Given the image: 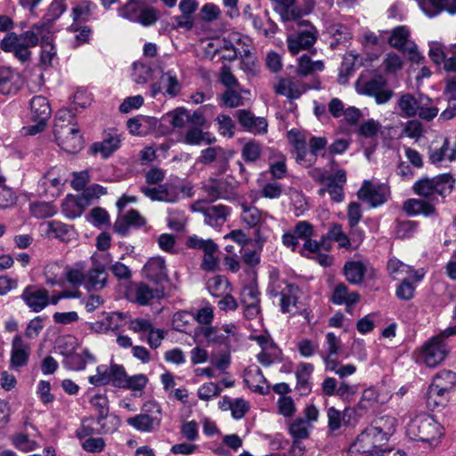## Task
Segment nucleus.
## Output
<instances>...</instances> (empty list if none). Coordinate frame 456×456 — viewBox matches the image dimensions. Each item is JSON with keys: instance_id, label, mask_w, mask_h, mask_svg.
<instances>
[{"instance_id": "f257e3e1", "label": "nucleus", "mask_w": 456, "mask_h": 456, "mask_svg": "<svg viewBox=\"0 0 456 456\" xmlns=\"http://www.w3.org/2000/svg\"><path fill=\"white\" fill-rule=\"evenodd\" d=\"M396 419L393 417H381L375 426L367 428L356 438L352 444V449L357 452L367 453L375 452L388 440L394 433Z\"/></svg>"}, {"instance_id": "f03ea898", "label": "nucleus", "mask_w": 456, "mask_h": 456, "mask_svg": "<svg viewBox=\"0 0 456 456\" xmlns=\"http://www.w3.org/2000/svg\"><path fill=\"white\" fill-rule=\"evenodd\" d=\"M443 430L442 425L431 415L421 413L407 424L406 435L411 440L432 444L443 436Z\"/></svg>"}, {"instance_id": "7ed1b4c3", "label": "nucleus", "mask_w": 456, "mask_h": 456, "mask_svg": "<svg viewBox=\"0 0 456 456\" xmlns=\"http://www.w3.org/2000/svg\"><path fill=\"white\" fill-rule=\"evenodd\" d=\"M355 89L360 94L374 97L379 105L388 102L394 96V92L387 86V80L381 76L370 79L359 77L355 83Z\"/></svg>"}, {"instance_id": "20e7f679", "label": "nucleus", "mask_w": 456, "mask_h": 456, "mask_svg": "<svg viewBox=\"0 0 456 456\" xmlns=\"http://www.w3.org/2000/svg\"><path fill=\"white\" fill-rule=\"evenodd\" d=\"M298 25L301 28L287 38L288 49L294 55L311 48L319 35L317 28L307 20H300Z\"/></svg>"}, {"instance_id": "39448f33", "label": "nucleus", "mask_w": 456, "mask_h": 456, "mask_svg": "<svg viewBox=\"0 0 456 456\" xmlns=\"http://www.w3.org/2000/svg\"><path fill=\"white\" fill-rule=\"evenodd\" d=\"M51 117V108L44 96H35L30 101V136L42 133Z\"/></svg>"}, {"instance_id": "423d86ee", "label": "nucleus", "mask_w": 456, "mask_h": 456, "mask_svg": "<svg viewBox=\"0 0 456 456\" xmlns=\"http://www.w3.org/2000/svg\"><path fill=\"white\" fill-rule=\"evenodd\" d=\"M0 49L12 53L20 62H26L28 60V31L8 32L0 42Z\"/></svg>"}, {"instance_id": "0eeeda50", "label": "nucleus", "mask_w": 456, "mask_h": 456, "mask_svg": "<svg viewBox=\"0 0 456 456\" xmlns=\"http://www.w3.org/2000/svg\"><path fill=\"white\" fill-rule=\"evenodd\" d=\"M40 43V60L45 65L50 64L54 55L53 35L45 24L34 25L30 29V47Z\"/></svg>"}, {"instance_id": "6e6552de", "label": "nucleus", "mask_w": 456, "mask_h": 456, "mask_svg": "<svg viewBox=\"0 0 456 456\" xmlns=\"http://www.w3.org/2000/svg\"><path fill=\"white\" fill-rule=\"evenodd\" d=\"M202 189L210 201L217 199L232 200L238 197L236 183L228 179H209Z\"/></svg>"}, {"instance_id": "1a4fd4ad", "label": "nucleus", "mask_w": 456, "mask_h": 456, "mask_svg": "<svg viewBox=\"0 0 456 456\" xmlns=\"http://www.w3.org/2000/svg\"><path fill=\"white\" fill-rule=\"evenodd\" d=\"M447 354L446 344L431 338L423 345L419 361L429 368H434L445 359Z\"/></svg>"}, {"instance_id": "9d476101", "label": "nucleus", "mask_w": 456, "mask_h": 456, "mask_svg": "<svg viewBox=\"0 0 456 456\" xmlns=\"http://www.w3.org/2000/svg\"><path fill=\"white\" fill-rule=\"evenodd\" d=\"M203 200H199L192 205V209L203 214L204 222L213 227L223 225L230 215V209L224 205L204 206Z\"/></svg>"}, {"instance_id": "9b49d317", "label": "nucleus", "mask_w": 456, "mask_h": 456, "mask_svg": "<svg viewBox=\"0 0 456 456\" xmlns=\"http://www.w3.org/2000/svg\"><path fill=\"white\" fill-rule=\"evenodd\" d=\"M130 294L134 301L140 305H147L154 299H161L165 297L164 287L155 285L151 287L144 282L134 283L130 289Z\"/></svg>"}, {"instance_id": "f8f14e48", "label": "nucleus", "mask_w": 456, "mask_h": 456, "mask_svg": "<svg viewBox=\"0 0 456 456\" xmlns=\"http://www.w3.org/2000/svg\"><path fill=\"white\" fill-rule=\"evenodd\" d=\"M259 291L256 285L245 286L240 293V303L244 306V314L248 319H254L260 313Z\"/></svg>"}, {"instance_id": "ddd939ff", "label": "nucleus", "mask_w": 456, "mask_h": 456, "mask_svg": "<svg viewBox=\"0 0 456 456\" xmlns=\"http://www.w3.org/2000/svg\"><path fill=\"white\" fill-rule=\"evenodd\" d=\"M142 192L152 200L175 202L179 198V190L173 183H166L156 187H142Z\"/></svg>"}, {"instance_id": "4468645a", "label": "nucleus", "mask_w": 456, "mask_h": 456, "mask_svg": "<svg viewBox=\"0 0 456 456\" xmlns=\"http://www.w3.org/2000/svg\"><path fill=\"white\" fill-rule=\"evenodd\" d=\"M142 273L147 280L159 287H163L162 284L168 281L165 261L160 257L148 260L142 268Z\"/></svg>"}, {"instance_id": "2eb2a0df", "label": "nucleus", "mask_w": 456, "mask_h": 456, "mask_svg": "<svg viewBox=\"0 0 456 456\" xmlns=\"http://www.w3.org/2000/svg\"><path fill=\"white\" fill-rule=\"evenodd\" d=\"M346 183V173L344 169H338L335 173L330 174L325 183V185L330 199L340 203L345 199L344 187Z\"/></svg>"}, {"instance_id": "dca6fc26", "label": "nucleus", "mask_w": 456, "mask_h": 456, "mask_svg": "<svg viewBox=\"0 0 456 456\" xmlns=\"http://www.w3.org/2000/svg\"><path fill=\"white\" fill-rule=\"evenodd\" d=\"M239 124L248 132L253 134H265L267 132V121L265 118L256 117L248 110H239L235 113Z\"/></svg>"}, {"instance_id": "f3484780", "label": "nucleus", "mask_w": 456, "mask_h": 456, "mask_svg": "<svg viewBox=\"0 0 456 456\" xmlns=\"http://www.w3.org/2000/svg\"><path fill=\"white\" fill-rule=\"evenodd\" d=\"M387 190L384 186L374 185L369 181H364L357 192L358 199L366 201L370 207L375 208L387 200Z\"/></svg>"}, {"instance_id": "a211bd4d", "label": "nucleus", "mask_w": 456, "mask_h": 456, "mask_svg": "<svg viewBox=\"0 0 456 456\" xmlns=\"http://www.w3.org/2000/svg\"><path fill=\"white\" fill-rule=\"evenodd\" d=\"M302 82L294 78H279L278 82L273 85L275 94L287 97L289 100L298 99L304 93L307 91Z\"/></svg>"}, {"instance_id": "6ab92c4d", "label": "nucleus", "mask_w": 456, "mask_h": 456, "mask_svg": "<svg viewBox=\"0 0 456 456\" xmlns=\"http://www.w3.org/2000/svg\"><path fill=\"white\" fill-rule=\"evenodd\" d=\"M231 155L221 147H209L201 151L200 162L203 164L215 163L219 173H224L228 168Z\"/></svg>"}, {"instance_id": "aec40b11", "label": "nucleus", "mask_w": 456, "mask_h": 456, "mask_svg": "<svg viewBox=\"0 0 456 456\" xmlns=\"http://www.w3.org/2000/svg\"><path fill=\"white\" fill-rule=\"evenodd\" d=\"M272 296H280V307L283 314L290 313L293 307H297L300 289L293 283H287L281 292L272 291Z\"/></svg>"}, {"instance_id": "412c9836", "label": "nucleus", "mask_w": 456, "mask_h": 456, "mask_svg": "<svg viewBox=\"0 0 456 456\" xmlns=\"http://www.w3.org/2000/svg\"><path fill=\"white\" fill-rule=\"evenodd\" d=\"M77 126L74 112L69 109H61L58 110L54 120V135L61 134V136L65 137L69 131H75V127Z\"/></svg>"}, {"instance_id": "4be33fe9", "label": "nucleus", "mask_w": 456, "mask_h": 456, "mask_svg": "<svg viewBox=\"0 0 456 456\" xmlns=\"http://www.w3.org/2000/svg\"><path fill=\"white\" fill-rule=\"evenodd\" d=\"M69 132L65 137L61 136V134L54 135L59 146L69 153L80 151L84 147V142L78 126L75 127V131Z\"/></svg>"}, {"instance_id": "5701e85b", "label": "nucleus", "mask_w": 456, "mask_h": 456, "mask_svg": "<svg viewBox=\"0 0 456 456\" xmlns=\"http://www.w3.org/2000/svg\"><path fill=\"white\" fill-rule=\"evenodd\" d=\"M107 278L104 266L99 263H94V266L86 274L85 287L88 290H100L105 287Z\"/></svg>"}, {"instance_id": "b1692460", "label": "nucleus", "mask_w": 456, "mask_h": 456, "mask_svg": "<svg viewBox=\"0 0 456 456\" xmlns=\"http://www.w3.org/2000/svg\"><path fill=\"white\" fill-rule=\"evenodd\" d=\"M128 425L141 432H151L158 428L161 422V418L157 415L141 413L126 419Z\"/></svg>"}, {"instance_id": "393cba45", "label": "nucleus", "mask_w": 456, "mask_h": 456, "mask_svg": "<svg viewBox=\"0 0 456 456\" xmlns=\"http://www.w3.org/2000/svg\"><path fill=\"white\" fill-rule=\"evenodd\" d=\"M403 210L408 216L423 215L424 216H431L436 215L435 206L425 200L410 199L403 202Z\"/></svg>"}, {"instance_id": "a878e982", "label": "nucleus", "mask_w": 456, "mask_h": 456, "mask_svg": "<svg viewBox=\"0 0 456 456\" xmlns=\"http://www.w3.org/2000/svg\"><path fill=\"white\" fill-rule=\"evenodd\" d=\"M20 86L17 73L7 67L0 68V92L4 94H15Z\"/></svg>"}, {"instance_id": "bb28decb", "label": "nucleus", "mask_w": 456, "mask_h": 456, "mask_svg": "<svg viewBox=\"0 0 456 456\" xmlns=\"http://www.w3.org/2000/svg\"><path fill=\"white\" fill-rule=\"evenodd\" d=\"M188 122V111L183 107L175 109L162 116L160 126L168 130L182 128Z\"/></svg>"}, {"instance_id": "cd10ccee", "label": "nucleus", "mask_w": 456, "mask_h": 456, "mask_svg": "<svg viewBox=\"0 0 456 456\" xmlns=\"http://www.w3.org/2000/svg\"><path fill=\"white\" fill-rule=\"evenodd\" d=\"M275 2L277 3L275 11L283 21L301 19L303 12L301 8L296 5V0H275Z\"/></svg>"}, {"instance_id": "c85d7f7f", "label": "nucleus", "mask_w": 456, "mask_h": 456, "mask_svg": "<svg viewBox=\"0 0 456 456\" xmlns=\"http://www.w3.org/2000/svg\"><path fill=\"white\" fill-rule=\"evenodd\" d=\"M387 270L394 279H399V275L404 274V277L412 278L414 281H419L423 277V273H419L418 271L413 270L411 266L396 258L388 261Z\"/></svg>"}, {"instance_id": "c756f323", "label": "nucleus", "mask_w": 456, "mask_h": 456, "mask_svg": "<svg viewBox=\"0 0 456 456\" xmlns=\"http://www.w3.org/2000/svg\"><path fill=\"white\" fill-rule=\"evenodd\" d=\"M343 272L349 283L359 285L363 281L367 267L361 261H348L345 264Z\"/></svg>"}, {"instance_id": "7c9ffc66", "label": "nucleus", "mask_w": 456, "mask_h": 456, "mask_svg": "<svg viewBox=\"0 0 456 456\" xmlns=\"http://www.w3.org/2000/svg\"><path fill=\"white\" fill-rule=\"evenodd\" d=\"M119 143V135L117 133H109L104 135L102 142L94 143L91 150L94 153H102L103 158H108L118 149Z\"/></svg>"}, {"instance_id": "2f4dec72", "label": "nucleus", "mask_w": 456, "mask_h": 456, "mask_svg": "<svg viewBox=\"0 0 456 456\" xmlns=\"http://www.w3.org/2000/svg\"><path fill=\"white\" fill-rule=\"evenodd\" d=\"M448 394L441 386H429L426 398L427 407L431 411L444 408L448 402Z\"/></svg>"}, {"instance_id": "473e14b6", "label": "nucleus", "mask_w": 456, "mask_h": 456, "mask_svg": "<svg viewBox=\"0 0 456 456\" xmlns=\"http://www.w3.org/2000/svg\"><path fill=\"white\" fill-rule=\"evenodd\" d=\"M39 228L43 235L62 240L68 239V235L71 232L70 226L57 221L43 222Z\"/></svg>"}, {"instance_id": "72a5a7b5", "label": "nucleus", "mask_w": 456, "mask_h": 456, "mask_svg": "<svg viewBox=\"0 0 456 456\" xmlns=\"http://www.w3.org/2000/svg\"><path fill=\"white\" fill-rule=\"evenodd\" d=\"M27 360L28 353L26 351V345L20 335H16L12 343L11 366L13 369H18L26 365Z\"/></svg>"}, {"instance_id": "f704fd0d", "label": "nucleus", "mask_w": 456, "mask_h": 456, "mask_svg": "<svg viewBox=\"0 0 456 456\" xmlns=\"http://www.w3.org/2000/svg\"><path fill=\"white\" fill-rule=\"evenodd\" d=\"M87 361L95 362V357L88 349H85L82 354H77L74 352L68 357L64 358L62 364L69 370L78 371L86 369Z\"/></svg>"}, {"instance_id": "c9c22d12", "label": "nucleus", "mask_w": 456, "mask_h": 456, "mask_svg": "<svg viewBox=\"0 0 456 456\" xmlns=\"http://www.w3.org/2000/svg\"><path fill=\"white\" fill-rule=\"evenodd\" d=\"M40 185L45 188L44 193L56 198L61 194L63 182L54 170L48 171L40 180Z\"/></svg>"}, {"instance_id": "e433bc0d", "label": "nucleus", "mask_w": 456, "mask_h": 456, "mask_svg": "<svg viewBox=\"0 0 456 456\" xmlns=\"http://www.w3.org/2000/svg\"><path fill=\"white\" fill-rule=\"evenodd\" d=\"M409 37V28L406 26H398L392 30L388 43L392 47L406 53L407 47L410 46V44H413Z\"/></svg>"}, {"instance_id": "4c0bfd02", "label": "nucleus", "mask_w": 456, "mask_h": 456, "mask_svg": "<svg viewBox=\"0 0 456 456\" xmlns=\"http://www.w3.org/2000/svg\"><path fill=\"white\" fill-rule=\"evenodd\" d=\"M262 351L257 354V361L264 366H270L279 356L278 349L264 337L258 338Z\"/></svg>"}, {"instance_id": "58836bf2", "label": "nucleus", "mask_w": 456, "mask_h": 456, "mask_svg": "<svg viewBox=\"0 0 456 456\" xmlns=\"http://www.w3.org/2000/svg\"><path fill=\"white\" fill-rule=\"evenodd\" d=\"M241 219L249 227L262 226L268 214L262 212L256 207H247L242 205Z\"/></svg>"}, {"instance_id": "ea45409f", "label": "nucleus", "mask_w": 456, "mask_h": 456, "mask_svg": "<svg viewBox=\"0 0 456 456\" xmlns=\"http://www.w3.org/2000/svg\"><path fill=\"white\" fill-rule=\"evenodd\" d=\"M432 99L428 96L419 94V101H418V114L419 118L425 121L433 120L438 114V108L432 105Z\"/></svg>"}, {"instance_id": "a19ab883", "label": "nucleus", "mask_w": 456, "mask_h": 456, "mask_svg": "<svg viewBox=\"0 0 456 456\" xmlns=\"http://www.w3.org/2000/svg\"><path fill=\"white\" fill-rule=\"evenodd\" d=\"M160 85H162L164 89V94L171 98L177 96L181 92V84L173 71L162 73L160 76Z\"/></svg>"}, {"instance_id": "79ce46f5", "label": "nucleus", "mask_w": 456, "mask_h": 456, "mask_svg": "<svg viewBox=\"0 0 456 456\" xmlns=\"http://www.w3.org/2000/svg\"><path fill=\"white\" fill-rule=\"evenodd\" d=\"M418 101L419 95L415 97L411 94H403L398 100V108L401 115L406 118H413L418 114Z\"/></svg>"}, {"instance_id": "37998d69", "label": "nucleus", "mask_w": 456, "mask_h": 456, "mask_svg": "<svg viewBox=\"0 0 456 456\" xmlns=\"http://www.w3.org/2000/svg\"><path fill=\"white\" fill-rule=\"evenodd\" d=\"M241 94H249V91L242 87L226 89L221 95V104L228 108H236L244 105Z\"/></svg>"}, {"instance_id": "c03bdc74", "label": "nucleus", "mask_w": 456, "mask_h": 456, "mask_svg": "<svg viewBox=\"0 0 456 456\" xmlns=\"http://www.w3.org/2000/svg\"><path fill=\"white\" fill-rule=\"evenodd\" d=\"M436 181L433 178L424 177L418 180L412 186L415 194L423 197L430 198L436 192H443V189L436 187Z\"/></svg>"}, {"instance_id": "a18cd8bd", "label": "nucleus", "mask_w": 456, "mask_h": 456, "mask_svg": "<svg viewBox=\"0 0 456 456\" xmlns=\"http://www.w3.org/2000/svg\"><path fill=\"white\" fill-rule=\"evenodd\" d=\"M324 69V63L322 61H313L311 58L304 54L298 60V66L297 73L299 76H308L315 71H322Z\"/></svg>"}, {"instance_id": "49530a36", "label": "nucleus", "mask_w": 456, "mask_h": 456, "mask_svg": "<svg viewBox=\"0 0 456 456\" xmlns=\"http://www.w3.org/2000/svg\"><path fill=\"white\" fill-rule=\"evenodd\" d=\"M108 376L110 383L116 387L123 388L127 384V375L122 365L112 363L108 367Z\"/></svg>"}, {"instance_id": "de8ad7c7", "label": "nucleus", "mask_w": 456, "mask_h": 456, "mask_svg": "<svg viewBox=\"0 0 456 456\" xmlns=\"http://www.w3.org/2000/svg\"><path fill=\"white\" fill-rule=\"evenodd\" d=\"M67 8L66 0H53L45 16L46 22L43 24L50 28V24L58 20L67 11Z\"/></svg>"}, {"instance_id": "09e8293b", "label": "nucleus", "mask_w": 456, "mask_h": 456, "mask_svg": "<svg viewBox=\"0 0 456 456\" xmlns=\"http://www.w3.org/2000/svg\"><path fill=\"white\" fill-rule=\"evenodd\" d=\"M207 288L212 296L219 297L228 292L229 282L227 279L218 275L208 281Z\"/></svg>"}, {"instance_id": "8fccbe9b", "label": "nucleus", "mask_w": 456, "mask_h": 456, "mask_svg": "<svg viewBox=\"0 0 456 456\" xmlns=\"http://www.w3.org/2000/svg\"><path fill=\"white\" fill-rule=\"evenodd\" d=\"M455 383V373L451 370H444L435 376L430 386H441L444 388V392L449 393L453 388Z\"/></svg>"}, {"instance_id": "3c124183", "label": "nucleus", "mask_w": 456, "mask_h": 456, "mask_svg": "<svg viewBox=\"0 0 456 456\" xmlns=\"http://www.w3.org/2000/svg\"><path fill=\"white\" fill-rule=\"evenodd\" d=\"M94 4L90 1H82L71 9V17L74 22H86L92 13Z\"/></svg>"}, {"instance_id": "603ef678", "label": "nucleus", "mask_w": 456, "mask_h": 456, "mask_svg": "<svg viewBox=\"0 0 456 456\" xmlns=\"http://www.w3.org/2000/svg\"><path fill=\"white\" fill-rule=\"evenodd\" d=\"M447 0H420L419 6L425 14L435 17L445 10Z\"/></svg>"}, {"instance_id": "864d4df0", "label": "nucleus", "mask_w": 456, "mask_h": 456, "mask_svg": "<svg viewBox=\"0 0 456 456\" xmlns=\"http://www.w3.org/2000/svg\"><path fill=\"white\" fill-rule=\"evenodd\" d=\"M106 193V188L97 183H94L83 191L82 195L77 200V204L87 205L92 200L98 199L100 196Z\"/></svg>"}, {"instance_id": "5fc2aeb1", "label": "nucleus", "mask_w": 456, "mask_h": 456, "mask_svg": "<svg viewBox=\"0 0 456 456\" xmlns=\"http://www.w3.org/2000/svg\"><path fill=\"white\" fill-rule=\"evenodd\" d=\"M143 6L137 0H128L127 3L118 10L119 16L132 21L138 20L140 12Z\"/></svg>"}, {"instance_id": "6e6d98bb", "label": "nucleus", "mask_w": 456, "mask_h": 456, "mask_svg": "<svg viewBox=\"0 0 456 456\" xmlns=\"http://www.w3.org/2000/svg\"><path fill=\"white\" fill-rule=\"evenodd\" d=\"M49 304V295L45 289H37L30 292V308L39 312Z\"/></svg>"}, {"instance_id": "4d7b16f0", "label": "nucleus", "mask_w": 456, "mask_h": 456, "mask_svg": "<svg viewBox=\"0 0 456 456\" xmlns=\"http://www.w3.org/2000/svg\"><path fill=\"white\" fill-rule=\"evenodd\" d=\"M197 333L202 334L208 343L224 344L226 339V337L219 333L217 328L214 326L199 327Z\"/></svg>"}, {"instance_id": "13d9d810", "label": "nucleus", "mask_w": 456, "mask_h": 456, "mask_svg": "<svg viewBox=\"0 0 456 456\" xmlns=\"http://www.w3.org/2000/svg\"><path fill=\"white\" fill-rule=\"evenodd\" d=\"M216 121L218 125V131L222 135L227 137L233 136L235 124L230 116L220 114L216 117Z\"/></svg>"}, {"instance_id": "bf43d9fd", "label": "nucleus", "mask_w": 456, "mask_h": 456, "mask_svg": "<svg viewBox=\"0 0 456 456\" xmlns=\"http://www.w3.org/2000/svg\"><path fill=\"white\" fill-rule=\"evenodd\" d=\"M261 151V145L258 142L250 141L244 144L241 154L246 161L255 162L260 158Z\"/></svg>"}, {"instance_id": "052dcab7", "label": "nucleus", "mask_w": 456, "mask_h": 456, "mask_svg": "<svg viewBox=\"0 0 456 456\" xmlns=\"http://www.w3.org/2000/svg\"><path fill=\"white\" fill-rule=\"evenodd\" d=\"M152 75V69L150 66L141 63L135 62L134 63V80L137 84H144L146 83Z\"/></svg>"}, {"instance_id": "680f3d73", "label": "nucleus", "mask_w": 456, "mask_h": 456, "mask_svg": "<svg viewBox=\"0 0 456 456\" xmlns=\"http://www.w3.org/2000/svg\"><path fill=\"white\" fill-rule=\"evenodd\" d=\"M56 213L54 207L46 202L34 203L30 206V214L37 218L53 216Z\"/></svg>"}, {"instance_id": "e2e57ef3", "label": "nucleus", "mask_w": 456, "mask_h": 456, "mask_svg": "<svg viewBox=\"0 0 456 456\" xmlns=\"http://www.w3.org/2000/svg\"><path fill=\"white\" fill-rule=\"evenodd\" d=\"M289 430L295 439H305L309 436L307 423L301 418L295 419L290 424Z\"/></svg>"}, {"instance_id": "0e129e2a", "label": "nucleus", "mask_w": 456, "mask_h": 456, "mask_svg": "<svg viewBox=\"0 0 456 456\" xmlns=\"http://www.w3.org/2000/svg\"><path fill=\"white\" fill-rule=\"evenodd\" d=\"M221 393V388L214 382L205 383L198 389V396L203 401H209L217 397Z\"/></svg>"}, {"instance_id": "69168bd1", "label": "nucleus", "mask_w": 456, "mask_h": 456, "mask_svg": "<svg viewBox=\"0 0 456 456\" xmlns=\"http://www.w3.org/2000/svg\"><path fill=\"white\" fill-rule=\"evenodd\" d=\"M97 423L100 425V430L98 434H110L118 429L119 426V420L117 416L97 417Z\"/></svg>"}, {"instance_id": "338daca9", "label": "nucleus", "mask_w": 456, "mask_h": 456, "mask_svg": "<svg viewBox=\"0 0 456 456\" xmlns=\"http://www.w3.org/2000/svg\"><path fill=\"white\" fill-rule=\"evenodd\" d=\"M434 179L436 181V187L443 189V192H436V194L444 196L452 191L455 180L450 174H442L435 176Z\"/></svg>"}, {"instance_id": "774afa93", "label": "nucleus", "mask_w": 456, "mask_h": 456, "mask_svg": "<svg viewBox=\"0 0 456 456\" xmlns=\"http://www.w3.org/2000/svg\"><path fill=\"white\" fill-rule=\"evenodd\" d=\"M327 418L328 428L331 432L338 430L341 428L342 423H344L343 412L333 406L327 409Z\"/></svg>"}]
</instances>
